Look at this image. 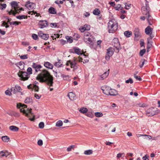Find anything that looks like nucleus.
<instances>
[{
    "label": "nucleus",
    "mask_w": 160,
    "mask_h": 160,
    "mask_svg": "<svg viewBox=\"0 0 160 160\" xmlns=\"http://www.w3.org/2000/svg\"><path fill=\"white\" fill-rule=\"evenodd\" d=\"M17 108L20 109L21 112L28 117L30 118L33 116L32 118H30L29 119L31 121H33L35 119V116L32 112L31 108H27V106L24 104L19 103L17 104Z\"/></svg>",
    "instance_id": "f257e3e1"
},
{
    "label": "nucleus",
    "mask_w": 160,
    "mask_h": 160,
    "mask_svg": "<svg viewBox=\"0 0 160 160\" xmlns=\"http://www.w3.org/2000/svg\"><path fill=\"white\" fill-rule=\"evenodd\" d=\"M36 79L38 80H53V78L47 70L44 69L38 74Z\"/></svg>",
    "instance_id": "f03ea898"
},
{
    "label": "nucleus",
    "mask_w": 160,
    "mask_h": 160,
    "mask_svg": "<svg viewBox=\"0 0 160 160\" xmlns=\"http://www.w3.org/2000/svg\"><path fill=\"white\" fill-rule=\"evenodd\" d=\"M118 28V23L114 19H111L108 22V28L109 33H113Z\"/></svg>",
    "instance_id": "7ed1b4c3"
},
{
    "label": "nucleus",
    "mask_w": 160,
    "mask_h": 160,
    "mask_svg": "<svg viewBox=\"0 0 160 160\" xmlns=\"http://www.w3.org/2000/svg\"><path fill=\"white\" fill-rule=\"evenodd\" d=\"M160 112V110L156 108H151L148 109L146 111V115L148 116H152L157 114Z\"/></svg>",
    "instance_id": "20e7f679"
},
{
    "label": "nucleus",
    "mask_w": 160,
    "mask_h": 160,
    "mask_svg": "<svg viewBox=\"0 0 160 160\" xmlns=\"http://www.w3.org/2000/svg\"><path fill=\"white\" fill-rule=\"evenodd\" d=\"M142 14L143 15H146V18H147V20L149 24L151 25L152 24L150 22V21L152 20V18L149 14V8L145 6H143L142 8Z\"/></svg>",
    "instance_id": "39448f33"
},
{
    "label": "nucleus",
    "mask_w": 160,
    "mask_h": 160,
    "mask_svg": "<svg viewBox=\"0 0 160 160\" xmlns=\"http://www.w3.org/2000/svg\"><path fill=\"white\" fill-rule=\"evenodd\" d=\"M112 45L115 48V49L116 50V52H118L119 50L121 49L120 47V44L117 38H114L112 41Z\"/></svg>",
    "instance_id": "423d86ee"
},
{
    "label": "nucleus",
    "mask_w": 160,
    "mask_h": 160,
    "mask_svg": "<svg viewBox=\"0 0 160 160\" xmlns=\"http://www.w3.org/2000/svg\"><path fill=\"white\" fill-rule=\"evenodd\" d=\"M107 52L105 56V59L107 60H109L110 57L113 55L114 51L116 50L111 47L109 48L107 50Z\"/></svg>",
    "instance_id": "0eeeda50"
},
{
    "label": "nucleus",
    "mask_w": 160,
    "mask_h": 160,
    "mask_svg": "<svg viewBox=\"0 0 160 160\" xmlns=\"http://www.w3.org/2000/svg\"><path fill=\"white\" fill-rule=\"evenodd\" d=\"M92 37L88 32H86L84 34V41L88 43H91L93 40Z\"/></svg>",
    "instance_id": "6e6552de"
},
{
    "label": "nucleus",
    "mask_w": 160,
    "mask_h": 160,
    "mask_svg": "<svg viewBox=\"0 0 160 160\" xmlns=\"http://www.w3.org/2000/svg\"><path fill=\"white\" fill-rule=\"evenodd\" d=\"M18 75L22 79V80H27L30 77V75L26 72L19 71Z\"/></svg>",
    "instance_id": "1a4fd4ad"
},
{
    "label": "nucleus",
    "mask_w": 160,
    "mask_h": 160,
    "mask_svg": "<svg viewBox=\"0 0 160 160\" xmlns=\"http://www.w3.org/2000/svg\"><path fill=\"white\" fill-rule=\"evenodd\" d=\"M38 36L41 37L42 39L45 40L48 39L49 37V36L48 34H44L41 31L38 32Z\"/></svg>",
    "instance_id": "9d476101"
},
{
    "label": "nucleus",
    "mask_w": 160,
    "mask_h": 160,
    "mask_svg": "<svg viewBox=\"0 0 160 160\" xmlns=\"http://www.w3.org/2000/svg\"><path fill=\"white\" fill-rule=\"evenodd\" d=\"M70 52L73 53H76L78 55H81L83 53L82 51L78 48L74 47L70 50Z\"/></svg>",
    "instance_id": "9b49d317"
},
{
    "label": "nucleus",
    "mask_w": 160,
    "mask_h": 160,
    "mask_svg": "<svg viewBox=\"0 0 160 160\" xmlns=\"http://www.w3.org/2000/svg\"><path fill=\"white\" fill-rule=\"evenodd\" d=\"M25 6L29 9L34 8L36 6L35 4L33 2H31L30 1L27 2Z\"/></svg>",
    "instance_id": "f8f14e48"
},
{
    "label": "nucleus",
    "mask_w": 160,
    "mask_h": 160,
    "mask_svg": "<svg viewBox=\"0 0 160 160\" xmlns=\"http://www.w3.org/2000/svg\"><path fill=\"white\" fill-rule=\"evenodd\" d=\"M101 89L102 91V92L106 95H108L109 93V91L110 89V87L108 86H104L102 87Z\"/></svg>",
    "instance_id": "ddd939ff"
},
{
    "label": "nucleus",
    "mask_w": 160,
    "mask_h": 160,
    "mask_svg": "<svg viewBox=\"0 0 160 160\" xmlns=\"http://www.w3.org/2000/svg\"><path fill=\"white\" fill-rule=\"evenodd\" d=\"M38 25L40 28H42L48 26V22L46 21H41Z\"/></svg>",
    "instance_id": "4468645a"
},
{
    "label": "nucleus",
    "mask_w": 160,
    "mask_h": 160,
    "mask_svg": "<svg viewBox=\"0 0 160 160\" xmlns=\"http://www.w3.org/2000/svg\"><path fill=\"white\" fill-rule=\"evenodd\" d=\"M32 66V68L35 69L36 72H37L38 71H40V69L42 67V66L41 65L37 64L35 63H33Z\"/></svg>",
    "instance_id": "2eb2a0df"
},
{
    "label": "nucleus",
    "mask_w": 160,
    "mask_h": 160,
    "mask_svg": "<svg viewBox=\"0 0 160 160\" xmlns=\"http://www.w3.org/2000/svg\"><path fill=\"white\" fill-rule=\"evenodd\" d=\"M28 88L29 89H33L36 92H38L39 88L38 86L34 84H30L28 86Z\"/></svg>",
    "instance_id": "dca6fc26"
},
{
    "label": "nucleus",
    "mask_w": 160,
    "mask_h": 160,
    "mask_svg": "<svg viewBox=\"0 0 160 160\" xmlns=\"http://www.w3.org/2000/svg\"><path fill=\"white\" fill-rule=\"evenodd\" d=\"M21 90V87L18 85H16L14 88H12L11 89V92L14 93H16L17 92H20Z\"/></svg>",
    "instance_id": "f3484780"
},
{
    "label": "nucleus",
    "mask_w": 160,
    "mask_h": 160,
    "mask_svg": "<svg viewBox=\"0 0 160 160\" xmlns=\"http://www.w3.org/2000/svg\"><path fill=\"white\" fill-rule=\"evenodd\" d=\"M67 96L71 100H73L76 99V95L72 92L68 93Z\"/></svg>",
    "instance_id": "a211bd4d"
},
{
    "label": "nucleus",
    "mask_w": 160,
    "mask_h": 160,
    "mask_svg": "<svg viewBox=\"0 0 160 160\" xmlns=\"http://www.w3.org/2000/svg\"><path fill=\"white\" fill-rule=\"evenodd\" d=\"M10 154V152H9L7 151H2L0 152V157L3 156L7 157Z\"/></svg>",
    "instance_id": "6ab92c4d"
},
{
    "label": "nucleus",
    "mask_w": 160,
    "mask_h": 160,
    "mask_svg": "<svg viewBox=\"0 0 160 160\" xmlns=\"http://www.w3.org/2000/svg\"><path fill=\"white\" fill-rule=\"evenodd\" d=\"M11 5L13 8V10H14L18 8H19V7L18 6V4L17 2L15 1L12 2L11 3Z\"/></svg>",
    "instance_id": "aec40b11"
},
{
    "label": "nucleus",
    "mask_w": 160,
    "mask_h": 160,
    "mask_svg": "<svg viewBox=\"0 0 160 160\" xmlns=\"http://www.w3.org/2000/svg\"><path fill=\"white\" fill-rule=\"evenodd\" d=\"M117 94V91L114 89H112L110 88V89L109 91V93L108 95L111 96H115Z\"/></svg>",
    "instance_id": "412c9836"
},
{
    "label": "nucleus",
    "mask_w": 160,
    "mask_h": 160,
    "mask_svg": "<svg viewBox=\"0 0 160 160\" xmlns=\"http://www.w3.org/2000/svg\"><path fill=\"white\" fill-rule=\"evenodd\" d=\"M44 65L45 67L49 69H52L53 68V65L48 62H45Z\"/></svg>",
    "instance_id": "4be33fe9"
},
{
    "label": "nucleus",
    "mask_w": 160,
    "mask_h": 160,
    "mask_svg": "<svg viewBox=\"0 0 160 160\" xmlns=\"http://www.w3.org/2000/svg\"><path fill=\"white\" fill-rule=\"evenodd\" d=\"M152 29L149 26H148L145 29V32L147 35H149L150 33H152Z\"/></svg>",
    "instance_id": "5701e85b"
},
{
    "label": "nucleus",
    "mask_w": 160,
    "mask_h": 160,
    "mask_svg": "<svg viewBox=\"0 0 160 160\" xmlns=\"http://www.w3.org/2000/svg\"><path fill=\"white\" fill-rule=\"evenodd\" d=\"M41 82H45L49 87L52 86L53 81H39Z\"/></svg>",
    "instance_id": "b1692460"
},
{
    "label": "nucleus",
    "mask_w": 160,
    "mask_h": 160,
    "mask_svg": "<svg viewBox=\"0 0 160 160\" xmlns=\"http://www.w3.org/2000/svg\"><path fill=\"white\" fill-rule=\"evenodd\" d=\"M9 129L13 131L17 132L19 130V128L14 126H11L9 127Z\"/></svg>",
    "instance_id": "393cba45"
},
{
    "label": "nucleus",
    "mask_w": 160,
    "mask_h": 160,
    "mask_svg": "<svg viewBox=\"0 0 160 160\" xmlns=\"http://www.w3.org/2000/svg\"><path fill=\"white\" fill-rule=\"evenodd\" d=\"M24 102L26 103H32V99L29 97H27L25 100Z\"/></svg>",
    "instance_id": "a878e982"
},
{
    "label": "nucleus",
    "mask_w": 160,
    "mask_h": 160,
    "mask_svg": "<svg viewBox=\"0 0 160 160\" xmlns=\"http://www.w3.org/2000/svg\"><path fill=\"white\" fill-rule=\"evenodd\" d=\"M109 70L108 69V71L105 72L102 75L101 78L102 79H105V78L108 76L109 74L108 71Z\"/></svg>",
    "instance_id": "bb28decb"
},
{
    "label": "nucleus",
    "mask_w": 160,
    "mask_h": 160,
    "mask_svg": "<svg viewBox=\"0 0 160 160\" xmlns=\"http://www.w3.org/2000/svg\"><path fill=\"white\" fill-rule=\"evenodd\" d=\"M124 34L126 37L128 38L131 36L132 34V32L131 31H126L124 32Z\"/></svg>",
    "instance_id": "cd10ccee"
},
{
    "label": "nucleus",
    "mask_w": 160,
    "mask_h": 160,
    "mask_svg": "<svg viewBox=\"0 0 160 160\" xmlns=\"http://www.w3.org/2000/svg\"><path fill=\"white\" fill-rule=\"evenodd\" d=\"M2 139L4 142H8L9 140V138L7 136H5L2 137Z\"/></svg>",
    "instance_id": "c85d7f7f"
},
{
    "label": "nucleus",
    "mask_w": 160,
    "mask_h": 160,
    "mask_svg": "<svg viewBox=\"0 0 160 160\" xmlns=\"http://www.w3.org/2000/svg\"><path fill=\"white\" fill-rule=\"evenodd\" d=\"M141 62L142 63H140L139 66L141 68H142L144 64H146L147 63V61L145 59H142L141 60Z\"/></svg>",
    "instance_id": "c756f323"
},
{
    "label": "nucleus",
    "mask_w": 160,
    "mask_h": 160,
    "mask_svg": "<svg viewBox=\"0 0 160 160\" xmlns=\"http://www.w3.org/2000/svg\"><path fill=\"white\" fill-rule=\"evenodd\" d=\"M88 111V109L85 108H81L79 110V112L82 113H86Z\"/></svg>",
    "instance_id": "7c9ffc66"
},
{
    "label": "nucleus",
    "mask_w": 160,
    "mask_h": 160,
    "mask_svg": "<svg viewBox=\"0 0 160 160\" xmlns=\"http://www.w3.org/2000/svg\"><path fill=\"white\" fill-rule=\"evenodd\" d=\"M48 11L50 13L52 14H55L56 13L55 9L53 7H51L49 9Z\"/></svg>",
    "instance_id": "2f4dec72"
},
{
    "label": "nucleus",
    "mask_w": 160,
    "mask_h": 160,
    "mask_svg": "<svg viewBox=\"0 0 160 160\" xmlns=\"http://www.w3.org/2000/svg\"><path fill=\"white\" fill-rule=\"evenodd\" d=\"M100 11L98 9L95 8L93 11V13L94 15H98L100 13Z\"/></svg>",
    "instance_id": "473e14b6"
},
{
    "label": "nucleus",
    "mask_w": 160,
    "mask_h": 160,
    "mask_svg": "<svg viewBox=\"0 0 160 160\" xmlns=\"http://www.w3.org/2000/svg\"><path fill=\"white\" fill-rule=\"evenodd\" d=\"M16 18L19 19L27 18V16L25 15H19L16 16Z\"/></svg>",
    "instance_id": "72a5a7b5"
},
{
    "label": "nucleus",
    "mask_w": 160,
    "mask_h": 160,
    "mask_svg": "<svg viewBox=\"0 0 160 160\" xmlns=\"http://www.w3.org/2000/svg\"><path fill=\"white\" fill-rule=\"evenodd\" d=\"M134 32V35L136 37H138L140 36V33L138 29H136Z\"/></svg>",
    "instance_id": "f704fd0d"
},
{
    "label": "nucleus",
    "mask_w": 160,
    "mask_h": 160,
    "mask_svg": "<svg viewBox=\"0 0 160 160\" xmlns=\"http://www.w3.org/2000/svg\"><path fill=\"white\" fill-rule=\"evenodd\" d=\"M92 151L91 150H88L85 151L84 152V153L85 155H89L92 154Z\"/></svg>",
    "instance_id": "c9c22d12"
},
{
    "label": "nucleus",
    "mask_w": 160,
    "mask_h": 160,
    "mask_svg": "<svg viewBox=\"0 0 160 160\" xmlns=\"http://www.w3.org/2000/svg\"><path fill=\"white\" fill-rule=\"evenodd\" d=\"M63 123L61 120L58 121L56 124V126L57 127H60L62 126Z\"/></svg>",
    "instance_id": "e433bc0d"
},
{
    "label": "nucleus",
    "mask_w": 160,
    "mask_h": 160,
    "mask_svg": "<svg viewBox=\"0 0 160 160\" xmlns=\"http://www.w3.org/2000/svg\"><path fill=\"white\" fill-rule=\"evenodd\" d=\"M125 156V153H119L117 154V158H123Z\"/></svg>",
    "instance_id": "4c0bfd02"
},
{
    "label": "nucleus",
    "mask_w": 160,
    "mask_h": 160,
    "mask_svg": "<svg viewBox=\"0 0 160 160\" xmlns=\"http://www.w3.org/2000/svg\"><path fill=\"white\" fill-rule=\"evenodd\" d=\"M86 26H87V25H84V27H80L79 29L80 31H81V32H83L84 31H85L86 30H88V29H89V28H86Z\"/></svg>",
    "instance_id": "58836bf2"
},
{
    "label": "nucleus",
    "mask_w": 160,
    "mask_h": 160,
    "mask_svg": "<svg viewBox=\"0 0 160 160\" xmlns=\"http://www.w3.org/2000/svg\"><path fill=\"white\" fill-rule=\"evenodd\" d=\"M95 115L97 117H100L103 116V114L100 112H96L95 113Z\"/></svg>",
    "instance_id": "ea45409f"
},
{
    "label": "nucleus",
    "mask_w": 160,
    "mask_h": 160,
    "mask_svg": "<svg viewBox=\"0 0 160 160\" xmlns=\"http://www.w3.org/2000/svg\"><path fill=\"white\" fill-rule=\"evenodd\" d=\"M75 148V145H72L68 147L67 149V150L68 152H70L71 151L72 149H74Z\"/></svg>",
    "instance_id": "a19ab883"
},
{
    "label": "nucleus",
    "mask_w": 160,
    "mask_h": 160,
    "mask_svg": "<svg viewBox=\"0 0 160 160\" xmlns=\"http://www.w3.org/2000/svg\"><path fill=\"white\" fill-rule=\"evenodd\" d=\"M27 73L29 75L32 73V69L30 67L28 68L27 69Z\"/></svg>",
    "instance_id": "79ce46f5"
},
{
    "label": "nucleus",
    "mask_w": 160,
    "mask_h": 160,
    "mask_svg": "<svg viewBox=\"0 0 160 160\" xmlns=\"http://www.w3.org/2000/svg\"><path fill=\"white\" fill-rule=\"evenodd\" d=\"M66 38L68 42L71 43L73 41V40L72 38L71 37H69L68 36H66Z\"/></svg>",
    "instance_id": "37998d69"
},
{
    "label": "nucleus",
    "mask_w": 160,
    "mask_h": 160,
    "mask_svg": "<svg viewBox=\"0 0 160 160\" xmlns=\"http://www.w3.org/2000/svg\"><path fill=\"white\" fill-rule=\"evenodd\" d=\"M54 65L56 66L59 67H61L62 64L61 63V62H60V61H59L58 62H56L54 63Z\"/></svg>",
    "instance_id": "c03bdc74"
},
{
    "label": "nucleus",
    "mask_w": 160,
    "mask_h": 160,
    "mask_svg": "<svg viewBox=\"0 0 160 160\" xmlns=\"http://www.w3.org/2000/svg\"><path fill=\"white\" fill-rule=\"evenodd\" d=\"M20 12V11L18 8L14 10V12H13V15L15 16L16 13H19Z\"/></svg>",
    "instance_id": "a18cd8bd"
},
{
    "label": "nucleus",
    "mask_w": 160,
    "mask_h": 160,
    "mask_svg": "<svg viewBox=\"0 0 160 160\" xmlns=\"http://www.w3.org/2000/svg\"><path fill=\"white\" fill-rule=\"evenodd\" d=\"M75 60H76V59H74L73 60V61L72 62H71L70 61H69L67 62L66 64L67 65H68L69 64H71V63L73 64H74L76 65V62H75Z\"/></svg>",
    "instance_id": "49530a36"
},
{
    "label": "nucleus",
    "mask_w": 160,
    "mask_h": 160,
    "mask_svg": "<svg viewBox=\"0 0 160 160\" xmlns=\"http://www.w3.org/2000/svg\"><path fill=\"white\" fill-rule=\"evenodd\" d=\"M146 52V50L145 49H143L141 50L139 52L140 55L141 56H142Z\"/></svg>",
    "instance_id": "de8ad7c7"
},
{
    "label": "nucleus",
    "mask_w": 160,
    "mask_h": 160,
    "mask_svg": "<svg viewBox=\"0 0 160 160\" xmlns=\"http://www.w3.org/2000/svg\"><path fill=\"white\" fill-rule=\"evenodd\" d=\"M44 126V123L42 122H40L39 124V127L40 128H43Z\"/></svg>",
    "instance_id": "09e8293b"
},
{
    "label": "nucleus",
    "mask_w": 160,
    "mask_h": 160,
    "mask_svg": "<svg viewBox=\"0 0 160 160\" xmlns=\"http://www.w3.org/2000/svg\"><path fill=\"white\" fill-rule=\"evenodd\" d=\"M11 91H10L8 90H7L5 92V93L6 95L11 96L12 95V93H11Z\"/></svg>",
    "instance_id": "8fccbe9b"
},
{
    "label": "nucleus",
    "mask_w": 160,
    "mask_h": 160,
    "mask_svg": "<svg viewBox=\"0 0 160 160\" xmlns=\"http://www.w3.org/2000/svg\"><path fill=\"white\" fill-rule=\"evenodd\" d=\"M121 6L120 5H118L117 6L115 7V9L117 10H119L121 9Z\"/></svg>",
    "instance_id": "3c124183"
},
{
    "label": "nucleus",
    "mask_w": 160,
    "mask_h": 160,
    "mask_svg": "<svg viewBox=\"0 0 160 160\" xmlns=\"http://www.w3.org/2000/svg\"><path fill=\"white\" fill-rule=\"evenodd\" d=\"M131 4L126 3V5L125 6V8L127 9H128L130 8L131 7Z\"/></svg>",
    "instance_id": "603ef678"
},
{
    "label": "nucleus",
    "mask_w": 160,
    "mask_h": 160,
    "mask_svg": "<svg viewBox=\"0 0 160 160\" xmlns=\"http://www.w3.org/2000/svg\"><path fill=\"white\" fill-rule=\"evenodd\" d=\"M28 13V14H31V15H32L33 14H36L35 15V16L36 17L38 16L37 13L36 12H35L34 11H29V12Z\"/></svg>",
    "instance_id": "864d4df0"
},
{
    "label": "nucleus",
    "mask_w": 160,
    "mask_h": 160,
    "mask_svg": "<svg viewBox=\"0 0 160 160\" xmlns=\"http://www.w3.org/2000/svg\"><path fill=\"white\" fill-rule=\"evenodd\" d=\"M32 37L33 38L34 40H37L38 39V36L35 34H33L32 35Z\"/></svg>",
    "instance_id": "5fc2aeb1"
},
{
    "label": "nucleus",
    "mask_w": 160,
    "mask_h": 160,
    "mask_svg": "<svg viewBox=\"0 0 160 160\" xmlns=\"http://www.w3.org/2000/svg\"><path fill=\"white\" fill-rule=\"evenodd\" d=\"M20 58L22 59H27L28 58L27 55H23L21 56H20Z\"/></svg>",
    "instance_id": "6e6d98bb"
},
{
    "label": "nucleus",
    "mask_w": 160,
    "mask_h": 160,
    "mask_svg": "<svg viewBox=\"0 0 160 160\" xmlns=\"http://www.w3.org/2000/svg\"><path fill=\"white\" fill-rule=\"evenodd\" d=\"M41 96V95H39L38 94H37L36 93H35L34 94V97L36 98V99H39L40 98Z\"/></svg>",
    "instance_id": "4d7b16f0"
},
{
    "label": "nucleus",
    "mask_w": 160,
    "mask_h": 160,
    "mask_svg": "<svg viewBox=\"0 0 160 160\" xmlns=\"http://www.w3.org/2000/svg\"><path fill=\"white\" fill-rule=\"evenodd\" d=\"M134 77L137 80H141L142 79L140 76H137L135 74L134 75Z\"/></svg>",
    "instance_id": "13d9d810"
},
{
    "label": "nucleus",
    "mask_w": 160,
    "mask_h": 160,
    "mask_svg": "<svg viewBox=\"0 0 160 160\" xmlns=\"http://www.w3.org/2000/svg\"><path fill=\"white\" fill-rule=\"evenodd\" d=\"M144 136L145 137V138L147 139L150 140L152 138L151 136L148 135H145Z\"/></svg>",
    "instance_id": "bf43d9fd"
},
{
    "label": "nucleus",
    "mask_w": 160,
    "mask_h": 160,
    "mask_svg": "<svg viewBox=\"0 0 160 160\" xmlns=\"http://www.w3.org/2000/svg\"><path fill=\"white\" fill-rule=\"evenodd\" d=\"M38 144L39 146H42L43 144V142L42 140H39L38 142Z\"/></svg>",
    "instance_id": "052dcab7"
},
{
    "label": "nucleus",
    "mask_w": 160,
    "mask_h": 160,
    "mask_svg": "<svg viewBox=\"0 0 160 160\" xmlns=\"http://www.w3.org/2000/svg\"><path fill=\"white\" fill-rule=\"evenodd\" d=\"M17 23L16 24L17 25H18L19 23H20V22H17V21H16V22H10V24L11 25V24H14V23Z\"/></svg>",
    "instance_id": "680f3d73"
},
{
    "label": "nucleus",
    "mask_w": 160,
    "mask_h": 160,
    "mask_svg": "<svg viewBox=\"0 0 160 160\" xmlns=\"http://www.w3.org/2000/svg\"><path fill=\"white\" fill-rule=\"evenodd\" d=\"M148 42L147 43H152V39L151 38H147Z\"/></svg>",
    "instance_id": "e2e57ef3"
},
{
    "label": "nucleus",
    "mask_w": 160,
    "mask_h": 160,
    "mask_svg": "<svg viewBox=\"0 0 160 160\" xmlns=\"http://www.w3.org/2000/svg\"><path fill=\"white\" fill-rule=\"evenodd\" d=\"M69 64L70 65L71 67L72 68H73L74 69L76 68L77 67L76 66V65L74 64L71 63V64Z\"/></svg>",
    "instance_id": "0e129e2a"
},
{
    "label": "nucleus",
    "mask_w": 160,
    "mask_h": 160,
    "mask_svg": "<svg viewBox=\"0 0 160 160\" xmlns=\"http://www.w3.org/2000/svg\"><path fill=\"white\" fill-rule=\"evenodd\" d=\"M51 26L52 28L56 27L57 26V25L56 23H51Z\"/></svg>",
    "instance_id": "69168bd1"
},
{
    "label": "nucleus",
    "mask_w": 160,
    "mask_h": 160,
    "mask_svg": "<svg viewBox=\"0 0 160 160\" xmlns=\"http://www.w3.org/2000/svg\"><path fill=\"white\" fill-rule=\"evenodd\" d=\"M152 43H147V48L148 49H150L152 46Z\"/></svg>",
    "instance_id": "338daca9"
},
{
    "label": "nucleus",
    "mask_w": 160,
    "mask_h": 160,
    "mask_svg": "<svg viewBox=\"0 0 160 160\" xmlns=\"http://www.w3.org/2000/svg\"><path fill=\"white\" fill-rule=\"evenodd\" d=\"M142 159L143 160H149L146 155L143 157Z\"/></svg>",
    "instance_id": "774afa93"
}]
</instances>
